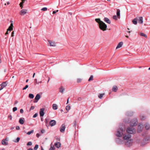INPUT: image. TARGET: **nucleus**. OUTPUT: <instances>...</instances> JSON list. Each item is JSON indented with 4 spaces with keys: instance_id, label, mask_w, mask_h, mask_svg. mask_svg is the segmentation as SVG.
I'll list each match as a JSON object with an SVG mask.
<instances>
[{
    "instance_id": "ea45409f",
    "label": "nucleus",
    "mask_w": 150,
    "mask_h": 150,
    "mask_svg": "<svg viewBox=\"0 0 150 150\" xmlns=\"http://www.w3.org/2000/svg\"><path fill=\"white\" fill-rule=\"evenodd\" d=\"M32 143L31 142H29L27 144V145L30 146V145H32Z\"/></svg>"
},
{
    "instance_id": "338daca9",
    "label": "nucleus",
    "mask_w": 150,
    "mask_h": 150,
    "mask_svg": "<svg viewBox=\"0 0 150 150\" xmlns=\"http://www.w3.org/2000/svg\"><path fill=\"white\" fill-rule=\"evenodd\" d=\"M28 81V79H27L26 81V82H27Z\"/></svg>"
},
{
    "instance_id": "412c9836",
    "label": "nucleus",
    "mask_w": 150,
    "mask_h": 150,
    "mask_svg": "<svg viewBox=\"0 0 150 150\" xmlns=\"http://www.w3.org/2000/svg\"><path fill=\"white\" fill-rule=\"evenodd\" d=\"M118 89L117 87L115 86H114L112 88V90L113 91L115 92Z\"/></svg>"
},
{
    "instance_id": "cd10ccee",
    "label": "nucleus",
    "mask_w": 150,
    "mask_h": 150,
    "mask_svg": "<svg viewBox=\"0 0 150 150\" xmlns=\"http://www.w3.org/2000/svg\"><path fill=\"white\" fill-rule=\"evenodd\" d=\"M104 95V93L99 94L98 95V98L100 99L102 98Z\"/></svg>"
},
{
    "instance_id": "2eb2a0df",
    "label": "nucleus",
    "mask_w": 150,
    "mask_h": 150,
    "mask_svg": "<svg viewBox=\"0 0 150 150\" xmlns=\"http://www.w3.org/2000/svg\"><path fill=\"white\" fill-rule=\"evenodd\" d=\"M54 145L57 148H59L60 147L61 144L59 142H57L55 143Z\"/></svg>"
},
{
    "instance_id": "58836bf2",
    "label": "nucleus",
    "mask_w": 150,
    "mask_h": 150,
    "mask_svg": "<svg viewBox=\"0 0 150 150\" xmlns=\"http://www.w3.org/2000/svg\"><path fill=\"white\" fill-rule=\"evenodd\" d=\"M17 109V107H14L13 109V112H15V111H16Z\"/></svg>"
},
{
    "instance_id": "49530a36",
    "label": "nucleus",
    "mask_w": 150,
    "mask_h": 150,
    "mask_svg": "<svg viewBox=\"0 0 150 150\" xmlns=\"http://www.w3.org/2000/svg\"><path fill=\"white\" fill-rule=\"evenodd\" d=\"M16 129L17 130H19L20 129V127L18 126H17L16 127Z\"/></svg>"
},
{
    "instance_id": "6e6552de",
    "label": "nucleus",
    "mask_w": 150,
    "mask_h": 150,
    "mask_svg": "<svg viewBox=\"0 0 150 150\" xmlns=\"http://www.w3.org/2000/svg\"><path fill=\"white\" fill-rule=\"evenodd\" d=\"M28 10L26 9H23L19 12V14L21 16H24L27 13Z\"/></svg>"
},
{
    "instance_id": "2f4dec72",
    "label": "nucleus",
    "mask_w": 150,
    "mask_h": 150,
    "mask_svg": "<svg viewBox=\"0 0 150 150\" xmlns=\"http://www.w3.org/2000/svg\"><path fill=\"white\" fill-rule=\"evenodd\" d=\"M20 139V138L19 137H17L16 139L13 142L16 143H17L19 142Z\"/></svg>"
},
{
    "instance_id": "09e8293b",
    "label": "nucleus",
    "mask_w": 150,
    "mask_h": 150,
    "mask_svg": "<svg viewBox=\"0 0 150 150\" xmlns=\"http://www.w3.org/2000/svg\"><path fill=\"white\" fill-rule=\"evenodd\" d=\"M20 112L21 113H22L23 112V109H21L20 110Z\"/></svg>"
},
{
    "instance_id": "39448f33",
    "label": "nucleus",
    "mask_w": 150,
    "mask_h": 150,
    "mask_svg": "<svg viewBox=\"0 0 150 150\" xmlns=\"http://www.w3.org/2000/svg\"><path fill=\"white\" fill-rule=\"evenodd\" d=\"M138 123L137 120V118L134 119L130 123V126L132 127L136 126Z\"/></svg>"
},
{
    "instance_id": "a18cd8bd",
    "label": "nucleus",
    "mask_w": 150,
    "mask_h": 150,
    "mask_svg": "<svg viewBox=\"0 0 150 150\" xmlns=\"http://www.w3.org/2000/svg\"><path fill=\"white\" fill-rule=\"evenodd\" d=\"M41 132L42 133H43L45 132V129H42L41 130Z\"/></svg>"
},
{
    "instance_id": "5fc2aeb1",
    "label": "nucleus",
    "mask_w": 150,
    "mask_h": 150,
    "mask_svg": "<svg viewBox=\"0 0 150 150\" xmlns=\"http://www.w3.org/2000/svg\"><path fill=\"white\" fill-rule=\"evenodd\" d=\"M40 136V135L38 133L36 134V136L38 138Z\"/></svg>"
},
{
    "instance_id": "9b49d317",
    "label": "nucleus",
    "mask_w": 150,
    "mask_h": 150,
    "mask_svg": "<svg viewBox=\"0 0 150 150\" xmlns=\"http://www.w3.org/2000/svg\"><path fill=\"white\" fill-rule=\"evenodd\" d=\"M40 96L39 94H37L35 98V100L34 101V102H37L38 100L40 99Z\"/></svg>"
},
{
    "instance_id": "bf43d9fd",
    "label": "nucleus",
    "mask_w": 150,
    "mask_h": 150,
    "mask_svg": "<svg viewBox=\"0 0 150 150\" xmlns=\"http://www.w3.org/2000/svg\"><path fill=\"white\" fill-rule=\"evenodd\" d=\"M69 98L68 99H67V104H68L69 103Z\"/></svg>"
},
{
    "instance_id": "603ef678",
    "label": "nucleus",
    "mask_w": 150,
    "mask_h": 150,
    "mask_svg": "<svg viewBox=\"0 0 150 150\" xmlns=\"http://www.w3.org/2000/svg\"><path fill=\"white\" fill-rule=\"evenodd\" d=\"M127 115H131L132 114V113L130 112V114L127 113Z\"/></svg>"
},
{
    "instance_id": "bb28decb",
    "label": "nucleus",
    "mask_w": 150,
    "mask_h": 150,
    "mask_svg": "<svg viewBox=\"0 0 150 150\" xmlns=\"http://www.w3.org/2000/svg\"><path fill=\"white\" fill-rule=\"evenodd\" d=\"M55 148L54 146L52 145V144H51V147L49 150H54Z\"/></svg>"
},
{
    "instance_id": "4468645a",
    "label": "nucleus",
    "mask_w": 150,
    "mask_h": 150,
    "mask_svg": "<svg viewBox=\"0 0 150 150\" xmlns=\"http://www.w3.org/2000/svg\"><path fill=\"white\" fill-rule=\"evenodd\" d=\"M49 44L50 46H56L55 43L54 42L51 41H48Z\"/></svg>"
},
{
    "instance_id": "052dcab7",
    "label": "nucleus",
    "mask_w": 150,
    "mask_h": 150,
    "mask_svg": "<svg viewBox=\"0 0 150 150\" xmlns=\"http://www.w3.org/2000/svg\"><path fill=\"white\" fill-rule=\"evenodd\" d=\"M28 150H33V149H32L30 148L28 149Z\"/></svg>"
},
{
    "instance_id": "b1692460",
    "label": "nucleus",
    "mask_w": 150,
    "mask_h": 150,
    "mask_svg": "<svg viewBox=\"0 0 150 150\" xmlns=\"http://www.w3.org/2000/svg\"><path fill=\"white\" fill-rule=\"evenodd\" d=\"M26 0H22V2H21L19 4L20 7H21V8H23V4L25 2V1Z\"/></svg>"
},
{
    "instance_id": "680f3d73",
    "label": "nucleus",
    "mask_w": 150,
    "mask_h": 150,
    "mask_svg": "<svg viewBox=\"0 0 150 150\" xmlns=\"http://www.w3.org/2000/svg\"><path fill=\"white\" fill-rule=\"evenodd\" d=\"M14 128V127H12L11 128V129H13Z\"/></svg>"
},
{
    "instance_id": "c03bdc74",
    "label": "nucleus",
    "mask_w": 150,
    "mask_h": 150,
    "mask_svg": "<svg viewBox=\"0 0 150 150\" xmlns=\"http://www.w3.org/2000/svg\"><path fill=\"white\" fill-rule=\"evenodd\" d=\"M82 79H78L77 80V81L78 82H79L81 81Z\"/></svg>"
},
{
    "instance_id": "e2e57ef3",
    "label": "nucleus",
    "mask_w": 150,
    "mask_h": 150,
    "mask_svg": "<svg viewBox=\"0 0 150 150\" xmlns=\"http://www.w3.org/2000/svg\"><path fill=\"white\" fill-rule=\"evenodd\" d=\"M7 4H10V3L8 1L7 2Z\"/></svg>"
},
{
    "instance_id": "393cba45",
    "label": "nucleus",
    "mask_w": 150,
    "mask_h": 150,
    "mask_svg": "<svg viewBox=\"0 0 150 150\" xmlns=\"http://www.w3.org/2000/svg\"><path fill=\"white\" fill-rule=\"evenodd\" d=\"M57 105L55 104H54L52 105V108L53 110H56L57 109Z\"/></svg>"
},
{
    "instance_id": "4c0bfd02",
    "label": "nucleus",
    "mask_w": 150,
    "mask_h": 150,
    "mask_svg": "<svg viewBox=\"0 0 150 150\" xmlns=\"http://www.w3.org/2000/svg\"><path fill=\"white\" fill-rule=\"evenodd\" d=\"M47 8L46 7H44L42 8L41 9V10L43 11H47Z\"/></svg>"
},
{
    "instance_id": "dca6fc26",
    "label": "nucleus",
    "mask_w": 150,
    "mask_h": 150,
    "mask_svg": "<svg viewBox=\"0 0 150 150\" xmlns=\"http://www.w3.org/2000/svg\"><path fill=\"white\" fill-rule=\"evenodd\" d=\"M123 45V43L122 42H120L117 45L116 47V49H117L121 47Z\"/></svg>"
},
{
    "instance_id": "20e7f679",
    "label": "nucleus",
    "mask_w": 150,
    "mask_h": 150,
    "mask_svg": "<svg viewBox=\"0 0 150 150\" xmlns=\"http://www.w3.org/2000/svg\"><path fill=\"white\" fill-rule=\"evenodd\" d=\"M136 132V130L132 127H128L126 129L127 133L130 134H134Z\"/></svg>"
},
{
    "instance_id": "c756f323",
    "label": "nucleus",
    "mask_w": 150,
    "mask_h": 150,
    "mask_svg": "<svg viewBox=\"0 0 150 150\" xmlns=\"http://www.w3.org/2000/svg\"><path fill=\"white\" fill-rule=\"evenodd\" d=\"M134 25H136L137 23V21L136 19L135 18L132 21Z\"/></svg>"
},
{
    "instance_id": "864d4df0",
    "label": "nucleus",
    "mask_w": 150,
    "mask_h": 150,
    "mask_svg": "<svg viewBox=\"0 0 150 150\" xmlns=\"http://www.w3.org/2000/svg\"><path fill=\"white\" fill-rule=\"evenodd\" d=\"M78 100L79 101H80L82 100V98L81 97H79L78 98Z\"/></svg>"
},
{
    "instance_id": "1a4fd4ad",
    "label": "nucleus",
    "mask_w": 150,
    "mask_h": 150,
    "mask_svg": "<svg viewBox=\"0 0 150 150\" xmlns=\"http://www.w3.org/2000/svg\"><path fill=\"white\" fill-rule=\"evenodd\" d=\"M65 128L66 127L65 125L64 124H62L60 129V132L63 133H64L65 131Z\"/></svg>"
},
{
    "instance_id": "a19ab883",
    "label": "nucleus",
    "mask_w": 150,
    "mask_h": 150,
    "mask_svg": "<svg viewBox=\"0 0 150 150\" xmlns=\"http://www.w3.org/2000/svg\"><path fill=\"white\" fill-rule=\"evenodd\" d=\"M28 87V85H26L25 87L23 88V90H24L27 89Z\"/></svg>"
},
{
    "instance_id": "0eeeda50",
    "label": "nucleus",
    "mask_w": 150,
    "mask_h": 150,
    "mask_svg": "<svg viewBox=\"0 0 150 150\" xmlns=\"http://www.w3.org/2000/svg\"><path fill=\"white\" fill-rule=\"evenodd\" d=\"M143 124L142 123L139 124L138 126V128L137 130L138 132H141L143 129Z\"/></svg>"
},
{
    "instance_id": "a211bd4d",
    "label": "nucleus",
    "mask_w": 150,
    "mask_h": 150,
    "mask_svg": "<svg viewBox=\"0 0 150 150\" xmlns=\"http://www.w3.org/2000/svg\"><path fill=\"white\" fill-rule=\"evenodd\" d=\"M117 15L118 18L119 19L120 18V11L119 9L117 10Z\"/></svg>"
},
{
    "instance_id": "f3484780",
    "label": "nucleus",
    "mask_w": 150,
    "mask_h": 150,
    "mask_svg": "<svg viewBox=\"0 0 150 150\" xmlns=\"http://www.w3.org/2000/svg\"><path fill=\"white\" fill-rule=\"evenodd\" d=\"M104 21L105 22L109 24H110L111 23V21L107 18H105L104 19Z\"/></svg>"
},
{
    "instance_id": "6e6d98bb",
    "label": "nucleus",
    "mask_w": 150,
    "mask_h": 150,
    "mask_svg": "<svg viewBox=\"0 0 150 150\" xmlns=\"http://www.w3.org/2000/svg\"><path fill=\"white\" fill-rule=\"evenodd\" d=\"M14 32H13L12 33V35H11V36L12 37H13L14 35Z\"/></svg>"
},
{
    "instance_id": "5701e85b",
    "label": "nucleus",
    "mask_w": 150,
    "mask_h": 150,
    "mask_svg": "<svg viewBox=\"0 0 150 150\" xmlns=\"http://www.w3.org/2000/svg\"><path fill=\"white\" fill-rule=\"evenodd\" d=\"M145 128L146 129H149L150 128V125L148 123H146L145 125Z\"/></svg>"
},
{
    "instance_id": "473e14b6",
    "label": "nucleus",
    "mask_w": 150,
    "mask_h": 150,
    "mask_svg": "<svg viewBox=\"0 0 150 150\" xmlns=\"http://www.w3.org/2000/svg\"><path fill=\"white\" fill-rule=\"evenodd\" d=\"M140 35L141 36H143V37H145V38H147V35L143 33H140Z\"/></svg>"
},
{
    "instance_id": "72a5a7b5",
    "label": "nucleus",
    "mask_w": 150,
    "mask_h": 150,
    "mask_svg": "<svg viewBox=\"0 0 150 150\" xmlns=\"http://www.w3.org/2000/svg\"><path fill=\"white\" fill-rule=\"evenodd\" d=\"M33 132H34V130H32L29 132H28L27 133V134L28 135H29L31 133H33Z\"/></svg>"
},
{
    "instance_id": "13d9d810",
    "label": "nucleus",
    "mask_w": 150,
    "mask_h": 150,
    "mask_svg": "<svg viewBox=\"0 0 150 150\" xmlns=\"http://www.w3.org/2000/svg\"><path fill=\"white\" fill-rule=\"evenodd\" d=\"M35 73H34L33 74V78H34V77L35 76Z\"/></svg>"
},
{
    "instance_id": "3c124183",
    "label": "nucleus",
    "mask_w": 150,
    "mask_h": 150,
    "mask_svg": "<svg viewBox=\"0 0 150 150\" xmlns=\"http://www.w3.org/2000/svg\"><path fill=\"white\" fill-rule=\"evenodd\" d=\"M58 10H57V11H54L53 12V14H55V13H56L57 12H58Z\"/></svg>"
},
{
    "instance_id": "6ab92c4d",
    "label": "nucleus",
    "mask_w": 150,
    "mask_h": 150,
    "mask_svg": "<svg viewBox=\"0 0 150 150\" xmlns=\"http://www.w3.org/2000/svg\"><path fill=\"white\" fill-rule=\"evenodd\" d=\"M65 89L63 87L61 86L59 88V91L60 93H63V92L64 91Z\"/></svg>"
},
{
    "instance_id": "de8ad7c7",
    "label": "nucleus",
    "mask_w": 150,
    "mask_h": 150,
    "mask_svg": "<svg viewBox=\"0 0 150 150\" xmlns=\"http://www.w3.org/2000/svg\"><path fill=\"white\" fill-rule=\"evenodd\" d=\"M34 81L35 82L36 84H39V83H38L37 82V79H34Z\"/></svg>"
},
{
    "instance_id": "774afa93",
    "label": "nucleus",
    "mask_w": 150,
    "mask_h": 150,
    "mask_svg": "<svg viewBox=\"0 0 150 150\" xmlns=\"http://www.w3.org/2000/svg\"><path fill=\"white\" fill-rule=\"evenodd\" d=\"M5 150V149H4V148H3V149H2V150Z\"/></svg>"
},
{
    "instance_id": "8fccbe9b",
    "label": "nucleus",
    "mask_w": 150,
    "mask_h": 150,
    "mask_svg": "<svg viewBox=\"0 0 150 150\" xmlns=\"http://www.w3.org/2000/svg\"><path fill=\"white\" fill-rule=\"evenodd\" d=\"M35 107L33 106H32L30 108V110H33L34 109Z\"/></svg>"
},
{
    "instance_id": "a878e982",
    "label": "nucleus",
    "mask_w": 150,
    "mask_h": 150,
    "mask_svg": "<svg viewBox=\"0 0 150 150\" xmlns=\"http://www.w3.org/2000/svg\"><path fill=\"white\" fill-rule=\"evenodd\" d=\"M24 118H20L19 120V122L21 124H23L24 123Z\"/></svg>"
},
{
    "instance_id": "9d476101",
    "label": "nucleus",
    "mask_w": 150,
    "mask_h": 150,
    "mask_svg": "<svg viewBox=\"0 0 150 150\" xmlns=\"http://www.w3.org/2000/svg\"><path fill=\"white\" fill-rule=\"evenodd\" d=\"M44 110L45 109L44 108H42L40 109V117H42L45 114L44 112Z\"/></svg>"
},
{
    "instance_id": "79ce46f5",
    "label": "nucleus",
    "mask_w": 150,
    "mask_h": 150,
    "mask_svg": "<svg viewBox=\"0 0 150 150\" xmlns=\"http://www.w3.org/2000/svg\"><path fill=\"white\" fill-rule=\"evenodd\" d=\"M38 115V114L37 113L35 114L33 116V118H35Z\"/></svg>"
},
{
    "instance_id": "ddd939ff",
    "label": "nucleus",
    "mask_w": 150,
    "mask_h": 150,
    "mask_svg": "<svg viewBox=\"0 0 150 150\" xmlns=\"http://www.w3.org/2000/svg\"><path fill=\"white\" fill-rule=\"evenodd\" d=\"M7 86V83L6 82H4L1 83L0 85V86H1V88H0V89L1 90H2L4 87H5Z\"/></svg>"
},
{
    "instance_id": "7ed1b4c3",
    "label": "nucleus",
    "mask_w": 150,
    "mask_h": 150,
    "mask_svg": "<svg viewBox=\"0 0 150 150\" xmlns=\"http://www.w3.org/2000/svg\"><path fill=\"white\" fill-rule=\"evenodd\" d=\"M125 130L124 127H120L117 129V132H115V135L118 137H122L125 132Z\"/></svg>"
},
{
    "instance_id": "0e129e2a",
    "label": "nucleus",
    "mask_w": 150,
    "mask_h": 150,
    "mask_svg": "<svg viewBox=\"0 0 150 150\" xmlns=\"http://www.w3.org/2000/svg\"><path fill=\"white\" fill-rule=\"evenodd\" d=\"M41 150H44L42 146L41 147Z\"/></svg>"
},
{
    "instance_id": "f704fd0d",
    "label": "nucleus",
    "mask_w": 150,
    "mask_h": 150,
    "mask_svg": "<svg viewBox=\"0 0 150 150\" xmlns=\"http://www.w3.org/2000/svg\"><path fill=\"white\" fill-rule=\"evenodd\" d=\"M38 148V144H36L34 148V150H37Z\"/></svg>"
},
{
    "instance_id": "7c9ffc66",
    "label": "nucleus",
    "mask_w": 150,
    "mask_h": 150,
    "mask_svg": "<svg viewBox=\"0 0 150 150\" xmlns=\"http://www.w3.org/2000/svg\"><path fill=\"white\" fill-rule=\"evenodd\" d=\"M29 97L30 98H33L34 97L33 95L32 94H29Z\"/></svg>"
},
{
    "instance_id": "f8f14e48",
    "label": "nucleus",
    "mask_w": 150,
    "mask_h": 150,
    "mask_svg": "<svg viewBox=\"0 0 150 150\" xmlns=\"http://www.w3.org/2000/svg\"><path fill=\"white\" fill-rule=\"evenodd\" d=\"M56 124V122L55 120H51L50 122V125L51 126H54Z\"/></svg>"
},
{
    "instance_id": "e433bc0d",
    "label": "nucleus",
    "mask_w": 150,
    "mask_h": 150,
    "mask_svg": "<svg viewBox=\"0 0 150 150\" xmlns=\"http://www.w3.org/2000/svg\"><path fill=\"white\" fill-rule=\"evenodd\" d=\"M113 19L116 20L117 19L118 17L117 16H116V15H114L113 16Z\"/></svg>"
},
{
    "instance_id": "4d7b16f0",
    "label": "nucleus",
    "mask_w": 150,
    "mask_h": 150,
    "mask_svg": "<svg viewBox=\"0 0 150 150\" xmlns=\"http://www.w3.org/2000/svg\"><path fill=\"white\" fill-rule=\"evenodd\" d=\"M18 103V101L17 100H16V101H15V104H16Z\"/></svg>"
},
{
    "instance_id": "37998d69",
    "label": "nucleus",
    "mask_w": 150,
    "mask_h": 150,
    "mask_svg": "<svg viewBox=\"0 0 150 150\" xmlns=\"http://www.w3.org/2000/svg\"><path fill=\"white\" fill-rule=\"evenodd\" d=\"M8 117L10 118V120H12V117L11 115H9Z\"/></svg>"
},
{
    "instance_id": "4be33fe9",
    "label": "nucleus",
    "mask_w": 150,
    "mask_h": 150,
    "mask_svg": "<svg viewBox=\"0 0 150 150\" xmlns=\"http://www.w3.org/2000/svg\"><path fill=\"white\" fill-rule=\"evenodd\" d=\"M13 24L12 23H11V24L10 26L8 28V29L7 31H11V30H13Z\"/></svg>"
},
{
    "instance_id": "f03ea898",
    "label": "nucleus",
    "mask_w": 150,
    "mask_h": 150,
    "mask_svg": "<svg viewBox=\"0 0 150 150\" xmlns=\"http://www.w3.org/2000/svg\"><path fill=\"white\" fill-rule=\"evenodd\" d=\"M95 21L99 24V27L101 30L104 31L106 30L107 26L104 23L101 21L99 18L96 19Z\"/></svg>"
},
{
    "instance_id": "c85d7f7f",
    "label": "nucleus",
    "mask_w": 150,
    "mask_h": 150,
    "mask_svg": "<svg viewBox=\"0 0 150 150\" xmlns=\"http://www.w3.org/2000/svg\"><path fill=\"white\" fill-rule=\"evenodd\" d=\"M71 107L70 105H69L66 106V110L68 111L70 109Z\"/></svg>"
},
{
    "instance_id": "c9c22d12",
    "label": "nucleus",
    "mask_w": 150,
    "mask_h": 150,
    "mask_svg": "<svg viewBox=\"0 0 150 150\" xmlns=\"http://www.w3.org/2000/svg\"><path fill=\"white\" fill-rule=\"evenodd\" d=\"M93 76L92 75H91L90 77L88 79V81H90L91 80H93Z\"/></svg>"
},
{
    "instance_id": "423d86ee",
    "label": "nucleus",
    "mask_w": 150,
    "mask_h": 150,
    "mask_svg": "<svg viewBox=\"0 0 150 150\" xmlns=\"http://www.w3.org/2000/svg\"><path fill=\"white\" fill-rule=\"evenodd\" d=\"M8 137L6 138L5 139H4L2 141V144L4 145H8Z\"/></svg>"
},
{
    "instance_id": "aec40b11",
    "label": "nucleus",
    "mask_w": 150,
    "mask_h": 150,
    "mask_svg": "<svg viewBox=\"0 0 150 150\" xmlns=\"http://www.w3.org/2000/svg\"><path fill=\"white\" fill-rule=\"evenodd\" d=\"M138 23L142 24L143 23V17H140L139 18V19L138 20Z\"/></svg>"
},
{
    "instance_id": "69168bd1",
    "label": "nucleus",
    "mask_w": 150,
    "mask_h": 150,
    "mask_svg": "<svg viewBox=\"0 0 150 150\" xmlns=\"http://www.w3.org/2000/svg\"><path fill=\"white\" fill-rule=\"evenodd\" d=\"M50 78H49V79H48V80L47 81V83H48L50 80Z\"/></svg>"
},
{
    "instance_id": "f257e3e1",
    "label": "nucleus",
    "mask_w": 150,
    "mask_h": 150,
    "mask_svg": "<svg viewBox=\"0 0 150 150\" xmlns=\"http://www.w3.org/2000/svg\"><path fill=\"white\" fill-rule=\"evenodd\" d=\"M130 134H125L123 137V140L119 138L116 139V143L119 144H125L126 146L129 147L132 145L133 140L131 138Z\"/></svg>"
}]
</instances>
